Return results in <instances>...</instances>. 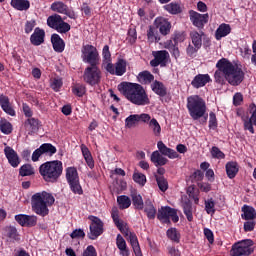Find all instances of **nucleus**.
<instances>
[{"mask_svg":"<svg viewBox=\"0 0 256 256\" xmlns=\"http://www.w3.org/2000/svg\"><path fill=\"white\" fill-rule=\"evenodd\" d=\"M217 70L214 73V81L218 85H223L226 81L232 87H239L245 81L243 68L234 65L229 59L222 58L216 63Z\"/></svg>","mask_w":256,"mask_h":256,"instance_id":"nucleus-1","label":"nucleus"},{"mask_svg":"<svg viewBox=\"0 0 256 256\" xmlns=\"http://www.w3.org/2000/svg\"><path fill=\"white\" fill-rule=\"evenodd\" d=\"M118 90L133 105L145 106L151 103L149 95H147L145 88L141 84L122 82L118 85Z\"/></svg>","mask_w":256,"mask_h":256,"instance_id":"nucleus-2","label":"nucleus"},{"mask_svg":"<svg viewBox=\"0 0 256 256\" xmlns=\"http://www.w3.org/2000/svg\"><path fill=\"white\" fill-rule=\"evenodd\" d=\"M186 107L193 121H199V119H201L202 125L207 123V119H209V114H207V104L201 96H189L187 98Z\"/></svg>","mask_w":256,"mask_h":256,"instance_id":"nucleus-3","label":"nucleus"},{"mask_svg":"<svg viewBox=\"0 0 256 256\" xmlns=\"http://www.w3.org/2000/svg\"><path fill=\"white\" fill-rule=\"evenodd\" d=\"M111 217L113 219L114 225H116L117 229L123 233L124 237H126L127 241H129L133 252L136 256H143V252H141V246H139V239H137V235L131 231L127 227V224L123 222V220L119 219V210L117 208H113L111 211Z\"/></svg>","mask_w":256,"mask_h":256,"instance_id":"nucleus-4","label":"nucleus"},{"mask_svg":"<svg viewBox=\"0 0 256 256\" xmlns=\"http://www.w3.org/2000/svg\"><path fill=\"white\" fill-rule=\"evenodd\" d=\"M31 203L32 209L36 215L47 217V215H49V207L55 203V197H53L51 193L42 191L32 195Z\"/></svg>","mask_w":256,"mask_h":256,"instance_id":"nucleus-5","label":"nucleus"},{"mask_svg":"<svg viewBox=\"0 0 256 256\" xmlns=\"http://www.w3.org/2000/svg\"><path fill=\"white\" fill-rule=\"evenodd\" d=\"M39 173L46 183H57L63 175V162L59 160L47 161L40 165Z\"/></svg>","mask_w":256,"mask_h":256,"instance_id":"nucleus-6","label":"nucleus"},{"mask_svg":"<svg viewBox=\"0 0 256 256\" xmlns=\"http://www.w3.org/2000/svg\"><path fill=\"white\" fill-rule=\"evenodd\" d=\"M66 181L69 185L70 191H72L74 195H83V187L81 186L77 168L68 167L66 169Z\"/></svg>","mask_w":256,"mask_h":256,"instance_id":"nucleus-7","label":"nucleus"},{"mask_svg":"<svg viewBox=\"0 0 256 256\" xmlns=\"http://www.w3.org/2000/svg\"><path fill=\"white\" fill-rule=\"evenodd\" d=\"M255 245V242L251 239H245L241 240L239 242H236L232 245V248L230 250L231 256H249L254 253L255 248L253 247Z\"/></svg>","mask_w":256,"mask_h":256,"instance_id":"nucleus-8","label":"nucleus"},{"mask_svg":"<svg viewBox=\"0 0 256 256\" xmlns=\"http://www.w3.org/2000/svg\"><path fill=\"white\" fill-rule=\"evenodd\" d=\"M157 219L164 225H171V221L173 223H179V215H177V210L171 208L170 206H162L159 208Z\"/></svg>","mask_w":256,"mask_h":256,"instance_id":"nucleus-9","label":"nucleus"},{"mask_svg":"<svg viewBox=\"0 0 256 256\" xmlns=\"http://www.w3.org/2000/svg\"><path fill=\"white\" fill-rule=\"evenodd\" d=\"M98 65L99 64L90 65L84 70L83 81L91 87H95V85L101 83V69Z\"/></svg>","mask_w":256,"mask_h":256,"instance_id":"nucleus-10","label":"nucleus"},{"mask_svg":"<svg viewBox=\"0 0 256 256\" xmlns=\"http://www.w3.org/2000/svg\"><path fill=\"white\" fill-rule=\"evenodd\" d=\"M81 53L82 61L84 63H88V65H99L101 57L99 56V51L95 46L91 44L83 45Z\"/></svg>","mask_w":256,"mask_h":256,"instance_id":"nucleus-11","label":"nucleus"},{"mask_svg":"<svg viewBox=\"0 0 256 256\" xmlns=\"http://www.w3.org/2000/svg\"><path fill=\"white\" fill-rule=\"evenodd\" d=\"M188 15L192 25L197 27L199 31L205 29V25L209 23V13L201 14L195 10H189Z\"/></svg>","mask_w":256,"mask_h":256,"instance_id":"nucleus-12","label":"nucleus"},{"mask_svg":"<svg viewBox=\"0 0 256 256\" xmlns=\"http://www.w3.org/2000/svg\"><path fill=\"white\" fill-rule=\"evenodd\" d=\"M91 224L89 226L90 233H88V238L95 241L100 235H103V221L96 216L89 217Z\"/></svg>","mask_w":256,"mask_h":256,"instance_id":"nucleus-13","label":"nucleus"},{"mask_svg":"<svg viewBox=\"0 0 256 256\" xmlns=\"http://www.w3.org/2000/svg\"><path fill=\"white\" fill-rule=\"evenodd\" d=\"M152 55L154 59L150 61L151 67H167V59L169 57V52L167 50L153 51Z\"/></svg>","mask_w":256,"mask_h":256,"instance_id":"nucleus-14","label":"nucleus"},{"mask_svg":"<svg viewBox=\"0 0 256 256\" xmlns=\"http://www.w3.org/2000/svg\"><path fill=\"white\" fill-rule=\"evenodd\" d=\"M47 25L51 29H55L58 33H65V21L59 14L51 15L47 18Z\"/></svg>","mask_w":256,"mask_h":256,"instance_id":"nucleus-15","label":"nucleus"},{"mask_svg":"<svg viewBox=\"0 0 256 256\" xmlns=\"http://www.w3.org/2000/svg\"><path fill=\"white\" fill-rule=\"evenodd\" d=\"M156 29L165 37L171 33V22L167 18L158 17L154 21Z\"/></svg>","mask_w":256,"mask_h":256,"instance_id":"nucleus-16","label":"nucleus"},{"mask_svg":"<svg viewBox=\"0 0 256 256\" xmlns=\"http://www.w3.org/2000/svg\"><path fill=\"white\" fill-rule=\"evenodd\" d=\"M4 154L11 167H14V169L19 167L21 160L19 159V155L15 152L13 148L9 146L5 147Z\"/></svg>","mask_w":256,"mask_h":256,"instance_id":"nucleus-17","label":"nucleus"},{"mask_svg":"<svg viewBox=\"0 0 256 256\" xmlns=\"http://www.w3.org/2000/svg\"><path fill=\"white\" fill-rule=\"evenodd\" d=\"M211 81L213 80L209 74H197L191 81V85L194 89H201V87H205Z\"/></svg>","mask_w":256,"mask_h":256,"instance_id":"nucleus-18","label":"nucleus"},{"mask_svg":"<svg viewBox=\"0 0 256 256\" xmlns=\"http://www.w3.org/2000/svg\"><path fill=\"white\" fill-rule=\"evenodd\" d=\"M30 43L34 45V47H39V45H43L45 43V30L37 27L34 32L30 36Z\"/></svg>","mask_w":256,"mask_h":256,"instance_id":"nucleus-19","label":"nucleus"},{"mask_svg":"<svg viewBox=\"0 0 256 256\" xmlns=\"http://www.w3.org/2000/svg\"><path fill=\"white\" fill-rule=\"evenodd\" d=\"M41 121L37 118H28L24 126L28 131V135H34V133H37L39 129H41Z\"/></svg>","mask_w":256,"mask_h":256,"instance_id":"nucleus-20","label":"nucleus"},{"mask_svg":"<svg viewBox=\"0 0 256 256\" xmlns=\"http://www.w3.org/2000/svg\"><path fill=\"white\" fill-rule=\"evenodd\" d=\"M157 147L160 153L165 157H168L169 159H177L179 157V154L177 153V151L167 147V145H165L163 141H159L157 143Z\"/></svg>","mask_w":256,"mask_h":256,"instance_id":"nucleus-21","label":"nucleus"},{"mask_svg":"<svg viewBox=\"0 0 256 256\" xmlns=\"http://www.w3.org/2000/svg\"><path fill=\"white\" fill-rule=\"evenodd\" d=\"M0 107L4 111V113H7V115H10L11 117H15V110L13 109V107H11L9 96L0 94Z\"/></svg>","mask_w":256,"mask_h":256,"instance_id":"nucleus-22","label":"nucleus"},{"mask_svg":"<svg viewBox=\"0 0 256 256\" xmlns=\"http://www.w3.org/2000/svg\"><path fill=\"white\" fill-rule=\"evenodd\" d=\"M51 43L56 53H63L65 51V41L59 36V34H52Z\"/></svg>","mask_w":256,"mask_h":256,"instance_id":"nucleus-23","label":"nucleus"},{"mask_svg":"<svg viewBox=\"0 0 256 256\" xmlns=\"http://www.w3.org/2000/svg\"><path fill=\"white\" fill-rule=\"evenodd\" d=\"M229 34H231V25L222 23L215 31V39L216 41H221L223 37H227Z\"/></svg>","mask_w":256,"mask_h":256,"instance_id":"nucleus-24","label":"nucleus"},{"mask_svg":"<svg viewBox=\"0 0 256 256\" xmlns=\"http://www.w3.org/2000/svg\"><path fill=\"white\" fill-rule=\"evenodd\" d=\"M80 149L82 151V155L85 159V162L89 169H94L95 168V160H93V155H91V151L85 144H81Z\"/></svg>","mask_w":256,"mask_h":256,"instance_id":"nucleus-25","label":"nucleus"},{"mask_svg":"<svg viewBox=\"0 0 256 256\" xmlns=\"http://www.w3.org/2000/svg\"><path fill=\"white\" fill-rule=\"evenodd\" d=\"M151 89L155 95H158V97H167V88L163 82L155 80L151 84Z\"/></svg>","mask_w":256,"mask_h":256,"instance_id":"nucleus-26","label":"nucleus"},{"mask_svg":"<svg viewBox=\"0 0 256 256\" xmlns=\"http://www.w3.org/2000/svg\"><path fill=\"white\" fill-rule=\"evenodd\" d=\"M144 212L147 215V218L152 221L157 217V209L153 205V202L150 199H147L144 203Z\"/></svg>","mask_w":256,"mask_h":256,"instance_id":"nucleus-27","label":"nucleus"},{"mask_svg":"<svg viewBox=\"0 0 256 256\" xmlns=\"http://www.w3.org/2000/svg\"><path fill=\"white\" fill-rule=\"evenodd\" d=\"M228 179H235L239 173V165L237 162L230 161L225 165Z\"/></svg>","mask_w":256,"mask_h":256,"instance_id":"nucleus-28","label":"nucleus"},{"mask_svg":"<svg viewBox=\"0 0 256 256\" xmlns=\"http://www.w3.org/2000/svg\"><path fill=\"white\" fill-rule=\"evenodd\" d=\"M183 213L186 216L187 221H193V203L189 199L182 201Z\"/></svg>","mask_w":256,"mask_h":256,"instance_id":"nucleus-29","label":"nucleus"},{"mask_svg":"<svg viewBox=\"0 0 256 256\" xmlns=\"http://www.w3.org/2000/svg\"><path fill=\"white\" fill-rule=\"evenodd\" d=\"M203 35H205V32H197V31H192L190 33V39L192 41V44L196 49H201L203 47Z\"/></svg>","mask_w":256,"mask_h":256,"instance_id":"nucleus-30","label":"nucleus"},{"mask_svg":"<svg viewBox=\"0 0 256 256\" xmlns=\"http://www.w3.org/2000/svg\"><path fill=\"white\" fill-rule=\"evenodd\" d=\"M10 5L16 11H28L31 7V2L29 0H11Z\"/></svg>","mask_w":256,"mask_h":256,"instance_id":"nucleus-31","label":"nucleus"},{"mask_svg":"<svg viewBox=\"0 0 256 256\" xmlns=\"http://www.w3.org/2000/svg\"><path fill=\"white\" fill-rule=\"evenodd\" d=\"M242 212L241 218L244 219V221H250V220H255L256 219V211L255 208L251 206L244 205L242 207Z\"/></svg>","mask_w":256,"mask_h":256,"instance_id":"nucleus-32","label":"nucleus"},{"mask_svg":"<svg viewBox=\"0 0 256 256\" xmlns=\"http://www.w3.org/2000/svg\"><path fill=\"white\" fill-rule=\"evenodd\" d=\"M138 81L139 83H142V85H149V83L155 81V76L151 74V72L145 70L138 74Z\"/></svg>","mask_w":256,"mask_h":256,"instance_id":"nucleus-33","label":"nucleus"},{"mask_svg":"<svg viewBox=\"0 0 256 256\" xmlns=\"http://www.w3.org/2000/svg\"><path fill=\"white\" fill-rule=\"evenodd\" d=\"M166 237L172 241V243H181V232L175 227L169 228L166 231Z\"/></svg>","mask_w":256,"mask_h":256,"instance_id":"nucleus-34","label":"nucleus"},{"mask_svg":"<svg viewBox=\"0 0 256 256\" xmlns=\"http://www.w3.org/2000/svg\"><path fill=\"white\" fill-rule=\"evenodd\" d=\"M127 73V60L119 59L115 64V75L117 77H123Z\"/></svg>","mask_w":256,"mask_h":256,"instance_id":"nucleus-35","label":"nucleus"},{"mask_svg":"<svg viewBox=\"0 0 256 256\" xmlns=\"http://www.w3.org/2000/svg\"><path fill=\"white\" fill-rule=\"evenodd\" d=\"M164 11H167V13H170V15H179V13H182L183 10L181 9V5L177 2H171L169 4H166L163 6Z\"/></svg>","mask_w":256,"mask_h":256,"instance_id":"nucleus-36","label":"nucleus"},{"mask_svg":"<svg viewBox=\"0 0 256 256\" xmlns=\"http://www.w3.org/2000/svg\"><path fill=\"white\" fill-rule=\"evenodd\" d=\"M256 127V111L251 114L250 118L247 120H244V130L249 131L252 135L255 134V128Z\"/></svg>","mask_w":256,"mask_h":256,"instance_id":"nucleus-37","label":"nucleus"},{"mask_svg":"<svg viewBox=\"0 0 256 256\" xmlns=\"http://www.w3.org/2000/svg\"><path fill=\"white\" fill-rule=\"evenodd\" d=\"M147 39L148 43H159L161 41V37H159V33L157 32V28L149 26L147 31Z\"/></svg>","mask_w":256,"mask_h":256,"instance_id":"nucleus-38","label":"nucleus"},{"mask_svg":"<svg viewBox=\"0 0 256 256\" xmlns=\"http://www.w3.org/2000/svg\"><path fill=\"white\" fill-rule=\"evenodd\" d=\"M40 148L42 149L43 155H46V157H53V155L57 153V147L51 143H44Z\"/></svg>","mask_w":256,"mask_h":256,"instance_id":"nucleus-39","label":"nucleus"},{"mask_svg":"<svg viewBox=\"0 0 256 256\" xmlns=\"http://www.w3.org/2000/svg\"><path fill=\"white\" fill-rule=\"evenodd\" d=\"M131 198L132 204L134 205L135 209L143 211L145 204L143 203V197L141 196V194L134 192L131 194Z\"/></svg>","mask_w":256,"mask_h":256,"instance_id":"nucleus-40","label":"nucleus"},{"mask_svg":"<svg viewBox=\"0 0 256 256\" xmlns=\"http://www.w3.org/2000/svg\"><path fill=\"white\" fill-rule=\"evenodd\" d=\"M19 175L21 177H31V175H35V169L31 164H24L19 169Z\"/></svg>","mask_w":256,"mask_h":256,"instance_id":"nucleus-41","label":"nucleus"},{"mask_svg":"<svg viewBox=\"0 0 256 256\" xmlns=\"http://www.w3.org/2000/svg\"><path fill=\"white\" fill-rule=\"evenodd\" d=\"M117 203L119 205V209H129L131 207V198L127 195L118 196Z\"/></svg>","mask_w":256,"mask_h":256,"instance_id":"nucleus-42","label":"nucleus"},{"mask_svg":"<svg viewBox=\"0 0 256 256\" xmlns=\"http://www.w3.org/2000/svg\"><path fill=\"white\" fill-rule=\"evenodd\" d=\"M138 123H139L138 114H131L125 119L126 129H133V127H137Z\"/></svg>","mask_w":256,"mask_h":256,"instance_id":"nucleus-43","label":"nucleus"},{"mask_svg":"<svg viewBox=\"0 0 256 256\" xmlns=\"http://www.w3.org/2000/svg\"><path fill=\"white\" fill-rule=\"evenodd\" d=\"M155 179L160 191H162V193H165V191L169 189V182H167L165 176L155 175Z\"/></svg>","mask_w":256,"mask_h":256,"instance_id":"nucleus-44","label":"nucleus"},{"mask_svg":"<svg viewBox=\"0 0 256 256\" xmlns=\"http://www.w3.org/2000/svg\"><path fill=\"white\" fill-rule=\"evenodd\" d=\"M132 179L134 183H137L140 187H145V183H147V176L140 172H134Z\"/></svg>","mask_w":256,"mask_h":256,"instance_id":"nucleus-45","label":"nucleus"},{"mask_svg":"<svg viewBox=\"0 0 256 256\" xmlns=\"http://www.w3.org/2000/svg\"><path fill=\"white\" fill-rule=\"evenodd\" d=\"M0 131L1 133H4V135H11V133L13 132V125H11V122L7 120H1Z\"/></svg>","mask_w":256,"mask_h":256,"instance_id":"nucleus-46","label":"nucleus"},{"mask_svg":"<svg viewBox=\"0 0 256 256\" xmlns=\"http://www.w3.org/2000/svg\"><path fill=\"white\" fill-rule=\"evenodd\" d=\"M149 127L150 129H152L155 137H159V135H161V125L159 124L157 119L152 118L149 122Z\"/></svg>","mask_w":256,"mask_h":256,"instance_id":"nucleus-47","label":"nucleus"},{"mask_svg":"<svg viewBox=\"0 0 256 256\" xmlns=\"http://www.w3.org/2000/svg\"><path fill=\"white\" fill-rule=\"evenodd\" d=\"M50 87L53 91L58 93V91H61V87H63V79L61 78L50 79Z\"/></svg>","mask_w":256,"mask_h":256,"instance_id":"nucleus-48","label":"nucleus"},{"mask_svg":"<svg viewBox=\"0 0 256 256\" xmlns=\"http://www.w3.org/2000/svg\"><path fill=\"white\" fill-rule=\"evenodd\" d=\"M72 93L76 95V97H83L87 93V87L83 84H76L72 88Z\"/></svg>","mask_w":256,"mask_h":256,"instance_id":"nucleus-49","label":"nucleus"},{"mask_svg":"<svg viewBox=\"0 0 256 256\" xmlns=\"http://www.w3.org/2000/svg\"><path fill=\"white\" fill-rule=\"evenodd\" d=\"M6 233L9 239H13L14 241L19 240V232H17V228L15 226L6 227Z\"/></svg>","mask_w":256,"mask_h":256,"instance_id":"nucleus-50","label":"nucleus"},{"mask_svg":"<svg viewBox=\"0 0 256 256\" xmlns=\"http://www.w3.org/2000/svg\"><path fill=\"white\" fill-rule=\"evenodd\" d=\"M204 205H205V211L208 215L215 214V200H213V198L205 200Z\"/></svg>","mask_w":256,"mask_h":256,"instance_id":"nucleus-51","label":"nucleus"},{"mask_svg":"<svg viewBox=\"0 0 256 256\" xmlns=\"http://www.w3.org/2000/svg\"><path fill=\"white\" fill-rule=\"evenodd\" d=\"M187 195L190 197V199H193L196 205H199V195L197 192H195V187L189 186L187 189Z\"/></svg>","mask_w":256,"mask_h":256,"instance_id":"nucleus-52","label":"nucleus"},{"mask_svg":"<svg viewBox=\"0 0 256 256\" xmlns=\"http://www.w3.org/2000/svg\"><path fill=\"white\" fill-rule=\"evenodd\" d=\"M211 155L214 159H225V153H223L217 146L212 147Z\"/></svg>","mask_w":256,"mask_h":256,"instance_id":"nucleus-53","label":"nucleus"},{"mask_svg":"<svg viewBox=\"0 0 256 256\" xmlns=\"http://www.w3.org/2000/svg\"><path fill=\"white\" fill-rule=\"evenodd\" d=\"M218 127V122H217V115L214 112L209 113V129H217Z\"/></svg>","mask_w":256,"mask_h":256,"instance_id":"nucleus-54","label":"nucleus"},{"mask_svg":"<svg viewBox=\"0 0 256 256\" xmlns=\"http://www.w3.org/2000/svg\"><path fill=\"white\" fill-rule=\"evenodd\" d=\"M36 25H37V21L27 20L24 25V32L26 33V35H29V33H31L33 29H35Z\"/></svg>","mask_w":256,"mask_h":256,"instance_id":"nucleus-55","label":"nucleus"},{"mask_svg":"<svg viewBox=\"0 0 256 256\" xmlns=\"http://www.w3.org/2000/svg\"><path fill=\"white\" fill-rule=\"evenodd\" d=\"M51 9L56 13H65V4L63 2H54L51 4Z\"/></svg>","mask_w":256,"mask_h":256,"instance_id":"nucleus-56","label":"nucleus"},{"mask_svg":"<svg viewBox=\"0 0 256 256\" xmlns=\"http://www.w3.org/2000/svg\"><path fill=\"white\" fill-rule=\"evenodd\" d=\"M71 239H85V231L83 229H75L71 234H70Z\"/></svg>","mask_w":256,"mask_h":256,"instance_id":"nucleus-57","label":"nucleus"},{"mask_svg":"<svg viewBox=\"0 0 256 256\" xmlns=\"http://www.w3.org/2000/svg\"><path fill=\"white\" fill-rule=\"evenodd\" d=\"M102 67L107 71V73H110V75H115V66L111 61H105L102 62Z\"/></svg>","mask_w":256,"mask_h":256,"instance_id":"nucleus-58","label":"nucleus"},{"mask_svg":"<svg viewBox=\"0 0 256 256\" xmlns=\"http://www.w3.org/2000/svg\"><path fill=\"white\" fill-rule=\"evenodd\" d=\"M255 225H256L255 220H247L246 222H244V231H245V233H249L251 231H254L255 230Z\"/></svg>","mask_w":256,"mask_h":256,"instance_id":"nucleus-59","label":"nucleus"},{"mask_svg":"<svg viewBox=\"0 0 256 256\" xmlns=\"http://www.w3.org/2000/svg\"><path fill=\"white\" fill-rule=\"evenodd\" d=\"M37 225V216L26 215L25 227H35Z\"/></svg>","mask_w":256,"mask_h":256,"instance_id":"nucleus-60","label":"nucleus"},{"mask_svg":"<svg viewBox=\"0 0 256 256\" xmlns=\"http://www.w3.org/2000/svg\"><path fill=\"white\" fill-rule=\"evenodd\" d=\"M102 62L111 61V51L109 50V45H105L102 49Z\"/></svg>","mask_w":256,"mask_h":256,"instance_id":"nucleus-61","label":"nucleus"},{"mask_svg":"<svg viewBox=\"0 0 256 256\" xmlns=\"http://www.w3.org/2000/svg\"><path fill=\"white\" fill-rule=\"evenodd\" d=\"M127 41H129V43H131V45H133V43H135V41H137V30H135V29L128 30Z\"/></svg>","mask_w":256,"mask_h":256,"instance_id":"nucleus-62","label":"nucleus"},{"mask_svg":"<svg viewBox=\"0 0 256 256\" xmlns=\"http://www.w3.org/2000/svg\"><path fill=\"white\" fill-rule=\"evenodd\" d=\"M82 256H97V250L95 249V246L93 245L87 246Z\"/></svg>","mask_w":256,"mask_h":256,"instance_id":"nucleus-63","label":"nucleus"},{"mask_svg":"<svg viewBox=\"0 0 256 256\" xmlns=\"http://www.w3.org/2000/svg\"><path fill=\"white\" fill-rule=\"evenodd\" d=\"M243 103V94L241 92H237L233 96V105L235 107H239Z\"/></svg>","mask_w":256,"mask_h":256,"instance_id":"nucleus-64","label":"nucleus"}]
</instances>
